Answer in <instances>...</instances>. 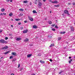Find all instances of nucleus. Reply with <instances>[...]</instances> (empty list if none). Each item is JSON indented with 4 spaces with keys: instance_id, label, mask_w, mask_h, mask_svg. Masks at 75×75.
<instances>
[{
    "instance_id": "12",
    "label": "nucleus",
    "mask_w": 75,
    "mask_h": 75,
    "mask_svg": "<svg viewBox=\"0 0 75 75\" xmlns=\"http://www.w3.org/2000/svg\"><path fill=\"white\" fill-rule=\"evenodd\" d=\"M33 28H35V29H37L38 28L37 26L34 25L33 26Z\"/></svg>"
},
{
    "instance_id": "45",
    "label": "nucleus",
    "mask_w": 75,
    "mask_h": 75,
    "mask_svg": "<svg viewBox=\"0 0 75 75\" xmlns=\"http://www.w3.org/2000/svg\"><path fill=\"white\" fill-rule=\"evenodd\" d=\"M20 16H23V14L21 13H20Z\"/></svg>"
},
{
    "instance_id": "47",
    "label": "nucleus",
    "mask_w": 75,
    "mask_h": 75,
    "mask_svg": "<svg viewBox=\"0 0 75 75\" xmlns=\"http://www.w3.org/2000/svg\"><path fill=\"white\" fill-rule=\"evenodd\" d=\"M45 20H47V18H45Z\"/></svg>"
},
{
    "instance_id": "38",
    "label": "nucleus",
    "mask_w": 75,
    "mask_h": 75,
    "mask_svg": "<svg viewBox=\"0 0 75 75\" xmlns=\"http://www.w3.org/2000/svg\"><path fill=\"white\" fill-rule=\"evenodd\" d=\"M21 23H18V25H21Z\"/></svg>"
},
{
    "instance_id": "63",
    "label": "nucleus",
    "mask_w": 75,
    "mask_h": 75,
    "mask_svg": "<svg viewBox=\"0 0 75 75\" xmlns=\"http://www.w3.org/2000/svg\"><path fill=\"white\" fill-rule=\"evenodd\" d=\"M50 37V38H52V36H51Z\"/></svg>"
},
{
    "instance_id": "25",
    "label": "nucleus",
    "mask_w": 75,
    "mask_h": 75,
    "mask_svg": "<svg viewBox=\"0 0 75 75\" xmlns=\"http://www.w3.org/2000/svg\"><path fill=\"white\" fill-rule=\"evenodd\" d=\"M48 23L49 24H52V22L51 21H48Z\"/></svg>"
},
{
    "instance_id": "48",
    "label": "nucleus",
    "mask_w": 75,
    "mask_h": 75,
    "mask_svg": "<svg viewBox=\"0 0 75 75\" xmlns=\"http://www.w3.org/2000/svg\"><path fill=\"white\" fill-rule=\"evenodd\" d=\"M73 5H75V3H73Z\"/></svg>"
},
{
    "instance_id": "7",
    "label": "nucleus",
    "mask_w": 75,
    "mask_h": 75,
    "mask_svg": "<svg viewBox=\"0 0 75 75\" xmlns=\"http://www.w3.org/2000/svg\"><path fill=\"white\" fill-rule=\"evenodd\" d=\"M28 31V30H25L23 31V33L24 34L27 33Z\"/></svg>"
},
{
    "instance_id": "3",
    "label": "nucleus",
    "mask_w": 75,
    "mask_h": 75,
    "mask_svg": "<svg viewBox=\"0 0 75 75\" xmlns=\"http://www.w3.org/2000/svg\"><path fill=\"white\" fill-rule=\"evenodd\" d=\"M64 13L65 14H67V15L69 16V12H68V11L67 10H65L64 11Z\"/></svg>"
},
{
    "instance_id": "46",
    "label": "nucleus",
    "mask_w": 75,
    "mask_h": 75,
    "mask_svg": "<svg viewBox=\"0 0 75 75\" xmlns=\"http://www.w3.org/2000/svg\"><path fill=\"white\" fill-rule=\"evenodd\" d=\"M3 31V30H0V33H1V32H2V31Z\"/></svg>"
},
{
    "instance_id": "13",
    "label": "nucleus",
    "mask_w": 75,
    "mask_h": 75,
    "mask_svg": "<svg viewBox=\"0 0 75 75\" xmlns=\"http://www.w3.org/2000/svg\"><path fill=\"white\" fill-rule=\"evenodd\" d=\"M17 60V59L14 58L13 60H12V62H14Z\"/></svg>"
},
{
    "instance_id": "49",
    "label": "nucleus",
    "mask_w": 75,
    "mask_h": 75,
    "mask_svg": "<svg viewBox=\"0 0 75 75\" xmlns=\"http://www.w3.org/2000/svg\"><path fill=\"white\" fill-rule=\"evenodd\" d=\"M11 27H13V25H11Z\"/></svg>"
},
{
    "instance_id": "37",
    "label": "nucleus",
    "mask_w": 75,
    "mask_h": 75,
    "mask_svg": "<svg viewBox=\"0 0 75 75\" xmlns=\"http://www.w3.org/2000/svg\"><path fill=\"white\" fill-rule=\"evenodd\" d=\"M35 4H36V5L37 4V2H36V1L35 2Z\"/></svg>"
},
{
    "instance_id": "17",
    "label": "nucleus",
    "mask_w": 75,
    "mask_h": 75,
    "mask_svg": "<svg viewBox=\"0 0 75 75\" xmlns=\"http://www.w3.org/2000/svg\"><path fill=\"white\" fill-rule=\"evenodd\" d=\"M66 33V32H60V34H65Z\"/></svg>"
},
{
    "instance_id": "5",
    "label": "nucleus",
    "mask_w": 75,
    "mask_h": 75,
    "mask_svg": "<svg viewBox=\"0 0 75 75\" xmlns=\"http://www.w3.org/2000/svg\"><path fill=\"white\" fill-rule=\"evenodd\" d=\"M28 18H29L30 20V21H33V18H31V17L28 16Z\"/></svg>"
},
{
    "instance_id": "58",
    "label": "nucleus",
    "mask_w": 75,
    "mask_h": 75,
    "mask_svg": "<svg viewBox=\"0 0 75 75\" xmlns=\"http://www.w3.org/2000/svg\"><path fill=\"white\" fill-rule=\"evenodd\" d=\"M10 2H12L13 1V0H10Z\"/></svg>"
},
{
    "instance_id": "42",
    "label": "nucleus",
    "mask_w": 75,
    "mask_h": 75,
    "mask_svg": "<svg viewBox=\"0 0 75 75\" xmlns=\"http://www.w3.org/2000/svg\"><path fill=\"white\" fill-rule=\"evenodd\" d=\"M68 4V5H71V3H69L68 4Z\"/></svg>"
},
{
    "instance_id": "15",
    "label": "nucleus",
    "mask_w": 75,
    "mask_h": 75,
    "mask_svg": "<svg viewBox=\"0 0 75 75\" xmlns=\"http://www.w3.org/2000/svg\"><path fill=\"white\" fill-rule=\"evenodd\" d=\"M62 38V37H58V41H60V40H61Z\"/></svg>"
},
{
    "instance_id": "55",
    "label": "nucleus",
    "mask_w": 75,
    "mask_h": 75,
    "mask_svg": "<svg viewBox=\"0 0 75 75\" xmlns=\"http://www.w3.org/2000/svg\"><path fill=\"white\" fill-rule=\"evenodd\" d=\"M57 7H59V5H57Z\"/></svg>"
},
{
    "instance_id": "18",
    "label": "nucleus",
    "mask_w": 75,
    "mask_h": 75,
    "mask_svg": "<svg viewBox=\"0 0 75 75\" xmlns=\"http://www.w3.org/2000/svg\"><path fill=\"white\" fill-rule=\"evenodd\" d=\"M71 61H72V59H70V60H69V64H71Z\"/></svg>"
},
{
    "instance_id": "26",
    "label": "nucleus",
    "mask_w": 75,
    "mask_h": 75,
    "mask_svg": "<svg viewBox=\"0 0 75 75\" xmlns=\"http://www.w3.org/2000/svg\"><path fill=\"white\" fill-rule=\"evenodd\" d=\"M19 11H24V9L22 8H20L19 9Z\"/></svg>"
},
{
    "instance_id": "24",
    "label": "nucleus",
    "mask_w": 75,
    "mask_h": 75,
    "mask_svg": "<svg viewBox=\"0 0 75 75\" xmlns=\"http://www.w3.org/2000/svg\"><path fill=\"white\" fill-rule=\"evenodd\" d=\"M52 29V31H55V29L54 28H52V27H51Z\"/></svg>"
},
{
    "instance_id": "52",
    "label": "nucleus",
    "mask_w": 75,
    "mask_h": 75,
    "mask_svg": "<svg viewBox=\"0 0 75 75\" xmlns=\"http://www.w3.org/2000/svg\"><path fill=\"white\" fill-rule=\"evenodd\" d=\"M50 47H52V45H50Z\"/></svg>"
},
{
    "instance_id": "39",
    "label": "nucleus",
    "mask_w": 75,
    "mask_h": 75,
    "mask_svg": "<svg viewBox=\"0 0 75 75\" xmlns=\"http://www.w3.org/2000/svg\"><path fill=\"white\" fill-rule=\"evenodd\" d=\"M24 22L25 23H27V21H24Z\"/></svg>"
},
{
    "instance_id": "14",
    "label": "nucleus",
    "mask_w": 75,
    "mask_h": 75,
    "mask_svg": "<svg viewBox=\"0 0 75 75\" xmlns=\"http://www.w3.org/2000/svg\"><path fill=\"white\" fill-rule=\"evenodd\" d=\"M10 51H8V52H5L4 54L5 55H6V54H7L8 53H9V52H10Z\"/></svg>"
},
{
    "instance_id": "23",
    "label": "nucleus",
    "mask_w": 75,
    "mask_h": 75,
    "mask_svg": "<svg viewBox=\"0 0 75 75\" xmlns=\"http://www.w3.org/2000/svg\"><path fill=\"white\" fill-rule=\"evenodd\" d=\"M15 20L16 21H20V19L19 18H15Z\"/></svg>"
},
{
    "instance_id": "22",
    "label": "nucleus",
    "mask_w": 75,
    "mask_h": 75,
    "mask_svg": "<svg viewBox=\"0 0 75 75\" xmlns=\"http://www.w3.org/2000/svg\"><path fill=\"white\" fill-rule=\"evenodd\" d=\"M23 3H27L28 1H25L23 2Z\"/></svg>"
},
{
    "instance_id": "40",
    "label": "nucleus",
    "mask_w": 75,
    "mask_h": 75,
    "mask_svg": "<svg viewBox=\"0 0 75 75\" xmlns=\"http://www.w3.org/2000/svg\"><path fill=\"white\" fill-rule=\"evenodd\" d=\"M13 37H12V36H11L10 37V39H12V38H13Z\"/></svg>"
},
{
    "instance_id": "34",
    "label": "nucleus",
    "mask_w": 75,
    "mask_h": 75,
    "mask_svg": "<svg viewBox=\"0 0 75 75\" xmlns=\"http://www.w3.org/2000/svg\"><path fill=\"white\" fill-rule=\"evenodd\" d=\"M20 64H19L18 65V68H20Z\"/></svg>"
},
{
    "instance_id": "11",
    "label": "nucleus",
    "mask_w": 75,
    "mask_h": 75,
    "mask_svg": "<svg viewBox=\"0 0 75 75\" xmlns=\"http://www.w3.org/2000/svg\"><path fill=\"white\" fill-rule=\"evenodd\" d=\"M29 40L28 39V38H26L25 40H24L23 41H24V42H28V41Z\"/></svg>"
},
{
    "instance_id": "57",
    "label": "nucleus",
    "mask_w": 75,
    "mask_h": 75,
    "mask_svg": "<svg viewBox=\"0 0 75 75\" xmlns=\"http://www.w3.org/2000/svg\"><path fill=\"white\" fill-rule=\"evenodd\" d=\"M55 7H57V5H54Z\"/></svg>"
},
{
    "instance_id": "20",
    "label": "nucleus",
    "mask_w": 75,
    "mask_h": 75,
    "mask_svg": "<svg viewBox=\"0 0 75 75\" xmlns=\"http://www.w3.org/2000/svg\"><path fill=\"white\" fill-rule=\"evenodd\" d=\"M33 13H37V11L35 10L33 11Z\"/></svg>"
},
{
    "instance_id": "27",
    "label": "nucleus",
    "mask_w": 75,
    "mask_h": 75,
    "mask_svg": "<svg viewBox=\"0 0 75 75\" xmlns=\"http://www.w3.org/2000/svg\"><path fill=\"white\" fill-rule=\"evenodd\" d=\"M12 15H13V13H10L9 14V16H11Z\"/></svg>"
},
{
    "instance_id": "62",
    "label": "nucleus",
    "mask_w": 75,
    "mask_h": 75,
    "mask_svg": "<svg viewBox=\"0 0 75 75\" xmlns=\"http://www.w3.org/2000/svg\"><path fill=\"white\" fill-rule=\"evenodd\" d=\"M3 58V57H2L0 58L1 59V58Z\"/></svg>"
},
{
    "instance_id": "35",
    "label": "nucleus",
    "mask_w": 75,
    "mask_h": 75,
    "mask_svg": "<svg viewBox=\"0 0 75 75\" xmlns=\"http://www.w3.org/2000/svg\"><path fill=\"white\" fill-rule=\"evenodd\" d=\"M21 30H23V27H21Z\"/></svg>"
},
{
    "instance_id": "51",
    "label": "nucleus",
    "mask_w": 75,
    "mask_h": 75,
    "mask_svg": "<svg viewBox=\"0 0 75 75\" xmlns=\"http://www.w3.org/2000/svg\"><path fill=\"white\" fill-rule=\"evenodd\" d=\"M69 59H71V57L70 56L69 57Z\"/></svg>"
},
{
    "instance_id": "61",
    "label": "nucleus",
    "mask_w": 75,
    "mask_h": 75,
    "mask_svg": "<svg viewBox=\"0 0 75 75\" xmlns=\"http://www.w3.org/2000/svg\"><path fill=\"white\" fill-rule=\"evenodd\" d=\"M50 0V2H51V1H52V0Z\"/></svg>"
},
{
    "instance_id": "31",
    "label": "nucleus",
    "mask_w": 75,
    "mask_h": 75,
    "mask_svg": "<svg viewBox=\"0 0 75 75\" xmlns=\"http://www.w3.org/2000/svg\"><path fill=\"white\" fill-rule=\"evenodd\" d=\"M55 28H58V27L57 25H55Z\"/></svg>"
},
{
    "instance_id": "30",
    "label": "nucleus",
    "mask_w": 75,
    "mask_h": 75,
    "mask_svg": "<svg viewBox=\"0 0 75 75\" xmlns=\"http://www.w3.org/2000/svg\"><path fill=\"white\" fill-rule=\"evenodd\" d=\"M51 45H52V47H54V44H51Z\"/></svg>"
},
{
    "instance_id": "44",
    "label": "nucleus",
    "mask_w": 75,
    "mask_h": 75,
    "mask_svg": "<svg viewBox=\"0 0 75 75\" xmlns=\"http://www.w3.org/2000/svg\"><path fill=\"white\" fill-rule=\"evenodd\" d=\"M9 35L10 36H12V34H9Z\"/></svg>"
},
{
    "instance_id": "19",
    "label": "nucleus",
    "mask_w": 75,
    "mask_h": 75,
    "mask_svg": "<svg viewBox=\"0 0 75 75\" xmlns=\"http://www.w3.org/2000/svg\"><path fill=\"white\" fill-rule=\"evenodd\" d=\"M40 62L41 63H43V64L44 63H45V61H42V60H40Z\"/></svg>"
},
{
    "instance_id": "41",
    "label": "nucleus",
    "mask_w": 75,
    "mask_h": 75,
    "mask_svg": "<svg viewBox=\"0 0 75 75\" xmlns=\"http://www.w3.org/2000/svg\"><path fill=\"white\" fill-rule=\"evenodd\" d=\"M50 62H52V59H50Z\"/></svg>"
},
{
    "instance_id": "8",
    "label": "nucleus",
    "mask_w": 75,
    "mask_h": 75,
    "mask_svg": "<svg viewBox=\"0 0 75 75\" xmlns=\"http://www.w3.org/2000/svg\"><path fill=\"white\" fill-rule=\"evenodd\" d=\"M32 56V54H28L27 56V58H30V57H31Z\"/></svg>"
},
{
    "instance_id": "29",
    "label": "nucleus",
    "mask_w": 75,
    "mask_h": 75,
    "mask_svg": "<svg viewBox=\"0 0 75 75\" xmlns=\"http://www.w3.org/2000/svg\"><path fill=\"white\" fill-rule=\"evenodd\" d=\"M3 15H4V16H6V13H3Z\"/></svg>"
},
{
    "instance_id": "32",
    "label": "nucleus",
    "mask_w": 75,
    "mask_h": 75,
    "mask_svg": "<svg viewBox=\"0 0 75 75\" xmlns=\"http://www.w3.org/2000/svg\"><path fill=\"white\" fill-rule=\"evenodd\" d=\"M23 70V68H21V69H20V71H21Z\"/></svg>"
},
{
    "instance_id": "21",
    "label": "nucleus",
    "mask_w": 75,
    "mask_h": 75,
    "mask_svg": "<svg viewBox=\"0 0 75 75\" xmlns=\"http://www.w3.org/2000/svg\"><path fill=\"white\" fill-rule=\"evenodd\" d=\"M5 11V9L4 8H3L1 9V11H2V12H3V11Z\"/></svg>"
},
{
    "instance_id": "56",
    "label": "nucleus",
    "mask_w": 75,
    "mask_h": 75,
    "mask_svg": "<svg viewBox=\"0 0 75 75\" xmlns=\"http://www.w3.org/2000/svg\"><path fill=\"white\" fill-rule=\"evenodd\" d=\"M0 15H2V16H3V13H1V14H0Z\"/></svg>"
},
{
    "instance_id": "33",
    "label": "nucleus",
    "mask_w": 75,
    "mask_h": 75,
    "mask_svg": "<svg viewBox=\"0 0 75 75\" xmlns=\"http://www.w3.org/2000/svg\"><path fill=\"white\" fill-rule=\"evenodd\" d=\"M8 38L7 37H5V40H8Z\"/></svg>"
},
{
    "instance_id": "10",
    "label": "nucleus",
    "mask_w": 75,
    "mask_h": 75,
    "mask_svg": "<svg viewBox=\"0 0 75 75\" xmlns=\"http://www.w3.org/2000/svg\"><path fill=\"white\" fill-rule=\"evenodd\" d=\"M21 40V38H17L16 39V41H20V40Z\"/></svg>"
},
{
    "instance_id": "53",
    "label": "nucleus",
    "mask_w": 75,
    "mask_h": 75,
    "mask_svg": "<svg viewBox=\"0 0 75 75\" xmlns=\"http://www.w3.org/2000/svg\"><path fill=\"white\" fill-rule=\"evenodd\" d=\"M35 74H32L31 75H35Z\"/></svg>"
},
{
    "instance_id": "1",
    "label": "nucleus",
    "mask_w": 75,
    "mask_h": 75,
    "mask_svg": "<svg viewBox=\"0 0 75 75\" xmlns=\"http://www.w3.org/2000/svg\"><path fill=\"white\" fill-rule=\"evenodd\" d=\"M0 42L1 43H4V44H6L7 43L6 41L4 40L3 39L0 40Z\"/></svg>"
},
{
    "instance_id": "59",
    "label": "nucleus",
    "mask_w": 75,
    "mask_h": 75,
    "mask_svg": "<svg viewBox=\"0 0 75 75\" xmlns=\"http://www.w3.org/2000/svg\"><path fill=\"white\" fill-rule=\"evenodd\" d=\"M43 1H44V2H45V0H43Z\"/></svg>"
},
{
    "instance_id": "2",
    "label": "nucleus",
    "mask_w": 75,
    "mask_h": 75,
    "mask_svg": "<svg viewBox=\"0 0 75 75\" xmlns=\"http://www.w3.org/2000/svg\"><path fill=\"white\" fill-rule=\"evenodd\" d=\"M8 48V46H6L1 48V50H6V49H7Z\"/></svg>"
},
{
    "instance_id": "16",
    "label": "nucleus",
    "mask_w": 75,
    "mask_h": 75,
    "mask_svg": "<svg viewBox=\"0 0 75 75\" xmlns=\"http://www.w3.org/2000/svg\"><path fill=\"white\" fill-rule=\"evenodd\" d=\"M71 31H74V28H73L72 27H71Z\"/></svg>"
},
{
    "instance_id": "43",
    "label": "nucleus",
    "mask_w": 75,
    "mask_h": 75,
    "mask_svg": "<svg viewBox=\"0 0 75 75\" xmlns=\"http://www.w3.org/2000/svg\"><path fill=\"white\" fill-rule=\"evenodd\" d=\"M9 1H10V0H6V1H7V2H8Z\"/></svg>"
},
{
    "instance_id": "50",
    "label": "nucleus",
    "mask_w": 75,
    "mask_h": 75,
    "mask_svg": "<svg viewBox=\"0 0 75 75\" xmlns=\"http://www.w3.org/2000/svg\"><path fill=\"white\" fill-rule=\"evenodd\" d=\"M62 72H59V74H61V73H62Z\"/></svg>"
},
{
    "instance_id": "54",
    "label": "nucleus",
    "mask_w": 75,
    "mask_h": 75,
    "mask_svg": "<svg viewBox=\"0 0 75 75\" xmlns=\"http://www.w3.org/2000/svg\"><path fill=\"white\" fill-rule=\"evenodd\" d=\"M11 75H14V74L12 73V74H11Z\"/></svg>"
},
{
    "instance_id": "4",
    "label": "nucleus",
    "mask_w": 75,
    "mask_h": 75,
    "mask_svg": "<svg viewBox=\"0 0 75 75\" xmlns=\"http://www.w3.org/2000/svg\"><path fill=\"white\" fill-rule=\"evenodd\" d=\"M38 2L39 3L38 4V5L39 6H40V7H41V6H42V2H40L39 1Z\"/></svg>"
},
{
    "instance_id": "36",
    "label": "nucleus",
    "mask_w": 75,
    "mask_h": 75,
    "mask_svg": "<svg viewBox=\"0 0 75 75\" xmlns=\"http://www.w3.org/2000/svg\"><path fill=\"white\" fill-rule=\"evenodd\" d=\"M55 24H54L53 25H52V26L53 27H54V26H55Z\"/></svg>"
},
{
    "instance_id": "64",
    "label": "nucleus",
    "mask_w": 75,
    "mask_h": 75,
    "mask_svg": "<svg viewBox=\"0 0 75 75\" xmlns=\"http://www.w3.org/2000/svg\"><path fill=\"white\" fill-rule=\"evenodd\" d=\"M11 21H13V19H11Z\"/></svg>"
},
{
    "instance_id": "60",
    "label": "nucleus",
    "mask_w": 75,
    "mask_h": 75,
    "mask_svg": "<svg viewBox=\"0 0 75 75\" xmlns=\"http://www.w3.org/2000/svg\"><path fill=\"white\" fill-rule=\"evenodd\" d=\"M50 13H52V11H50Z\"/></svg>"
},
{
    "instance_id": "6",
    "label": "nucleus",
    "mask_w": 75,
    "mask_h": 75,
    "mask_svg": "<svg viewBox=\"0 0 75 75\" xmlns=\"http://www.w3.org/2000/svg\"><path fill=\"white\" fill-rule=\"evenodd\" d=\"M17 54V53L15 52H12L11 53V55H14L16 56Z\"/></svg>"
},
{
    "instance_id": "9",
    "label": "nucleus",
    "mask_w": 75,
    "mask_h": 75,
    "mask_svg": "<svg viewBox=\"0 0 75 75\" xmlns=\"http://www.w3.org/2000/svg\"><path fill=\"white\" fill-rule=\"evenodd\" d=\"M51 3H54V4H56L57 3V1H51Z\"/></svg>"
},
{
    "instance_id": "28",
    "label": "nucleus",
    "mask_w": 75,
    "mask_h": 75,
    "mask_svg": "<svg viewBox=\"0 0 75 75\" xmlns=\"http://www.w3.org/2000/svg\"><path fill=\"white\" fill-rule=\"evenodd\" d=\"M12 58H13V56H11L10 57V59H12Z\"/></svg>"
}]
</instances>
